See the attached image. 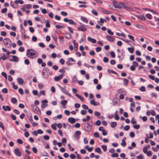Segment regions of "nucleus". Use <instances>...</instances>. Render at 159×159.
Segmentation results:
<instances>
[{
	"label": "nucleus",
	"mask_w": 159,
	"mask_h": 159,
	"mask_svg": "<svg viewBox=\"0 0 159 159\" xmlns=\"http://www.w3.org/2000/svg\"><path fill=\"white\" fill-rule=\"evenodd\" d=\"M36 52L33 49H28L27 50V55L28 57L33 59L36 57Z\"/></svg>",
	"instance_id": "f257e3e1"
},
{
	"label": "nucleus",
	"mask_w": 159,
	"mask_h": 159,
	"mask_svg": "<svg viewBox=\"0 0 159 159\" xmlns=\"http://www.w3.org/2000/svg\"><path fill=\"white\" fill-rule=\"evenodd\" d=\"M42 75L44 76V78H48L49 75V70L47 67L43 68L42 72Z\"/></svg>",
	"instance_id": "f03ea898"
},
{
	"label": "nucleus",
	"mask_w": 159,
	"mask_h": 159,
	"mask_svg": "<svg viewBox=\"0 0 159 159\" xmlns=\"http://www.w3.org/2000/svg\"><path fill=\"white\" fill-rule=\"evenodd\" d=\"M58 87L60 88L61 91L64 93L65 94L67 95L69 97H71L72 96L71 94L69 93L66 90V89L65 88H63L60 85L58 84L57 85Z\"/></svg>",
	"instance_id": "7ed1b4c3"
},
{
	"label": "nucleus",
	"mask_w": 159,
	"mask_h": 159,
	"mask_svg": "<svg viewBox=\"0 0 159 159\" xmlns=\"http://www.w3.org/2000/svg\"><path fill=\"white\" fill-rule=\"evenodd\" d=\"M3 43L4 45L7 46L8 48L11 47V41L10 39L8 38L5 39L3 40Z\"/></svg>",
	"instance_id": "20e7f679"
},
{
	"label": "nucleus",
	"mask_w": 159,
	"mask_h": 159,
	"mask_svg": "<svg viewBox=\"0 0 159 159\" xmlns=\"http://www.w3.org/2000/svg\"><path fill=\"white\" fill-rule=\"evenodd\" d=\"M31 107L33 111L36 114L40 112V111L37 106H34L33 104L31 105Z\"/></svg>",
	"instance_id": "39448f33"
},
{
	"label": "nucleus",
	"mask_w": 159,
	"mask_h": 159,
	"mask_svg": "<svg viewBox=\"0 0 159 159\" xmlns=\"http://www.w3.org/2000/svg\"><path fill=\"white\" fill-rule=\"evenodd\" d=\"M80 26L77 28L78 30L83 32L87 31L86 25L81 23H80Z\"/></svg>",
	"instance_id": "423d86ee"
},
{
	"label": "nucleus",
	"mask_w": 159,
	"mask_h": 159,
	"mask_svg": "<svg viewBox=\"0 0 159 159\" xmlns=\"http://www.w3.org/2000/svg\"><path fill=\"white\" fill-rule=\"evenodd\" d=\"M125 52L124 49H122L121 52L118 54V57L120 60H122L125 56Z\"/></svg>",
	"instance_id": "0eeeda50"
},
{
	"label": "nucleus",
	"mask_w": 159,
	"mask_h": 159,
	"mask_svg": "<svg viewBox=\"0 0 159 159\" xmlns=\"http://www.w3.org/2000/svg\"><path fill=\"white\" fill-rule=\"evenodd\" d=\"M81 134V132L80 130L76 131L74 135V137L75 139L76 140H78L80 137V135Z\"/></svg>",
	"instance_id": "6e6552de"
},
{
	"label": "nucleus",
	"mask_w": 159,
	"mask_h": 159,
	"mask_svg": "<svg viewBox=\"0 0 159 159\" xmlns=\"http://www.w3.org/2000/svg\"><path fill=\"white\" fill-rule=\"evenodd\" d=\"M113 3L115 7L116 8H121L123 7L124 3L121 2L117 3V2L115 1L113 2Z\"/></svg>",
	"instance_id": "1a4fd4ad"
},
{
	"label": "nucleus",
	"mask_w": 159,
	"mask_h": 159,
	"mask_svg": "<svg viewBox=\"0 0 159 159\" xmlns=\"http://www.w3.org/2000/svg\"><path fill=\"white\" fill-rule=\"evenodd\" d=\"M12 58H10L9 59V61H10L12 62H17L19 60V58L16 56L12 55L11 56Z\"/></svg>",
	"instance_id": "9d476101"
},
{
	"label": "nucleus",
	"mask_w": 159,
	"mask_h": 159,
	"mask_svg": "<svg viewBox=\"0 0 159 159\" xmlns=\"http://www.w3.org/2000/svg\"><path fill=\"white\" fill-rule=\"evenodd\" d=\"M48 102V101L47 100H43L42 101V104L41 107L42 108H44L46 107H48V104L47 103Z\"/></svg>",
	"instance_id": "9b49d317"
},
{
	"label": "nucleus",
	"mask_w": 159,
	"mask_h": 159,
	"mask_svg": "<svg viewBox=\"0 0 159 159\" xmlns=\"http://www.w3.org/2000/svg\"><path fill=\"white\" fill-rule=\"evenodd\" d=\"M64 75V74H63L59 75L58 76H55L54 78V80L56 81H58L61 79Z\"/></svg>",
	"instance_id": "f8f14e48"
},
{
	"label": "nucleus",
	"mask_w": 159,
	"mask_h": 159,
	"mask_svg": "<svg viewBox=\"0 0 159 159\" xmlns=\"http://www.w3.org/2000/svg\"><path fill=\"white\" fill-rule=\"evenodd\" d=\"M84 128L85 131L87 132L90 131L92 129L91 126H90L89 123H87V125L84 126Z\"/></svg>",
	"instance_id": "ddd939ff"
},
{
	"label": "nucleus",
	"mask_w": 159,
	"mask_h": 159,
	"mask_svg": "<svg viewBox=\"0 0 159 159\" xmlns=\"http://www.w3.org/2000/svg\"><path fill=\"white\" fill-rule=\"evenodd\" d=\"M14 153L15 154L18 156H20L21 155V152L20 149L16 148L15 149Z\"/></svg>",
	"instance_id": "4468645a"
},
{
	"label": "nucleus",
	"mask_w": 159,
	"mask_h": 159,
	"mask_svg": "<svg viewBox=\"0 0 159 159\" xmlns=\"http://www.w3.org/2000/svg\"><path fill=\"white\" fill-rule=\"evenodd\" d=\"M106 38L110 42H113L115 40V38L114 37L112 36L107 35L106 36Z\"/></svg>",
	"instance_id": "2eb2a0df"
},
{
	"label": "nucleus",
	"mask_w": 159,
	"mask_h": 159,
	"mask_svg": "<svg viewBox=\"0 0 159 159\" xmlns=\"http://www.w3.org/2000/svg\"><path fill=\"white\" fill-rule=\"evenodd\" d=\"M144 10L148 11H149L152 12L153 13L157 15L158 13L156 11L153 10L148 8H145L143 9Z\"/></svg>",
	"instance_id": "dca6fc26"
},
{
	"label": "nucleus",
	"mask_w": 159,
	"mask_h": 159,
	"mask_svg": "<svg viewBox=\"0 0 159 159\" xmlns=\"http://www.w3.org/2000/svg\"><path fill=\"white\" fill-rule=\"evenodd\" d=\"M3 109L5 111H10L11 110L10 107L8 106H3L2 107Z\"/></svg>",
	"instance_id": "f3484780"
},
{
	"label": "nucleus",
	"mask_w": 159,
	"mask_h": 159,
	"mask_svg": "<svg viewBox=\"0 0 159 159\" xmlns=\"http://www.w3.org/2000/svg\"><path fill=\"white\" fill-rule=\"evenodd\" d=\"M68 121L71 124H72L75 122V120L74 118L70 117L68 119Z\"/></svg>",
	"instance_id": "a211bd4d"
},
{
	"label": "nucleus",
	"mask_w": 159,
	"mask_h": 159,
	"mask_svg": "<svg viewBox=\"0 0 159 159\" xmlns=\"http://www.w3.org/2000/svg\"><path fill=\"white\" fill-rule=\"evenodd\" d=\"M17 81L18 83V84L20 85H22L24 83V81L22 80V79L21 78H18L17 79Z\"/></svg>",
	"instance_id": "6ab92c4d"
},
{
	"label": "nucleus",
	"mask_w": 159,
	"mask_h": 159,
	"mask_svg": "<svg viewBox=\"0 0 159 159\" xmlns=\"http://www.w3.org/2000/svg\"><path fill=\"white\" fill-rule=\"evenodd\" d=\"M87 40L88 41H91L93 43H95L96 42V40L94 39L91 38L90 37L87 38Z\"/></svg>",
	"instance_id": "aec40b11"
},
{
	"label": "nucleus",
	"mask_w": 159,
	"mask_h": 159,
	"mask_svg": "<svg viewBox=\"0 0 159 159\" xmlns=\"http://www.w3.org/2000/svg\"><path fill=\"white\" fill-rule=\"evenodd\" d=\"M80 19L82 21L85 23H88V19L84 17L81 16Z\"/></svg>",
	"instance_id": "412c9836"
},
{
	"label": "nucleus",
	"mask_w": 159,
	"mask_h": 159,
	"mask_svg": "<svg viewBox=\"0 0 159 159\" xmlns=\"http://www.w3.org/2000/svg\"><path fill=\"white\" fill-rule=\"evenodd\" d=\"M123 7L126 10H127L128 11H131L133 10V9L132 8L129 7H128L126 6L125 5V4L124 3V5H123Z\"/></svg>",
	"instance_id": "4be33fe9"
},
{
	"label": "nucleus",
	"mask_w": 159,
	"mask_h": 159,
	"mask_svg": "<svg viewBox=\"0 0 159 159\" xmlns=\"http://www.w3.org/2000/svg\"><path fill=\"white\" fill-rule=\"evenodd\" d=\"M137 18L139 20L144 21L146 19L145 17L143 15H140L137 16Z\"/></svg>",
	"instance_id": "5701e85b"
},
{
	"label": "nucleus",
	"mask_w": 159,
	"mask_h": 159,
	"mask_svg": "<svg viewBox=\"0 0 159 159\" xmlns=\"http://www.w3.org/2000/svg\"><path fill=\"white\" fill-rule=\"evenodd\" d=\"M15 2L12 1H11L10 2V5L13 8H16L17 7L18 5L16 4H14Z\"/></svg>",
	"instance_id": "b1692460"
},
{
	"label": "nucleus",
	"mask_w": 159,
	"mask_h": 159,
	"mask_svg": "<svg viewBox=\"0 0 159 159\" xmlns=\"http://www.w3.org/2000/svg\"><path fill=\"white\" fill-rule=\"evenodd\" d=\"M65 37L67 39H70L71 38V35L68 33H66L65 34Z\"/></svg>",
	"instance_id": "393cba45"
},
{
	"label": "nucleus",
	"mask_w": 159,
	"mask_h": 159,
	"mask_svg": "<svg viewBox=\"0 0 159 159\" xmlns=\"http://www.w3.org/2000/svg\"><path fill=\"white\" fill-rule=\"evenodd\" d=\"M102 11L104 13L107 14H110L111 13L110 11L105 10L104 9L101 8Z\"/></svg>",
	"instance_id": "a878e982"
},
{
	"label": "nucleus",
	"mask_w": 159,
	"mask_h": 159,
	"mask_svg": "<svg viewBox=\"0 0 159 159\" xmlns=\"http://www.w3.org/2000/svg\"><path fill=\"white\" fill-rule=\"evenodd\" d=\"M23 3L24 2L22 0H15V3L17 4V5L18 3L22 4H23Z\"/></svg>",
	"instance_id": "bb28decb"
},
{
	"label": "nucleus",
	"mask_w": 159,
	"mask_h": 159,
	"mask_svg": "<svg viewBox=\"0 0 159 159\" xmlns=\"http://www.w3.org/2000/svg\"><path fill=\"white\" fill-rule=\"evenodd\" d=\"M111 127L114 128L116 127L117 125V123L116 122H112L110 123Z\"/></svg>",
	"instance_id": "cd10ccee"
},
{
	"label": "nucleus",
	"mask_w": 159,
	"mask_h": 159,
	"mask_svg": "<svg viewBox=\"0 0 159 159\" xmlns=\"http://www.w3.org/2000/svg\"><path fill=\"white\" fill-rule=\"evenodd\" d=\"M75 96L79 98L81 101H84V99L83 97L81 95H79L78 94H76Z\"/></svg>",
	"instance_id": "c85d7f7f"
},
{
	"label": "nucleus",
	"mask_w": 159,
	"mask_h": 159,
	"mask_svg": "<svg viewBox=\"0 0 159 159\" xmlns=\"http://www.w3.org/2000/svg\"><path fill=\"white\" fill-rule=\"evenodd\" d=\"M95 151L96 152H98L99 154H101L102 152L101 151L100 148L98 147L95 149Z\"/></svg>",
	"instance_id": "c756f323"
},
{
	"label": "nucleus",
	"mask_w": 159,
	"mask_h": 159,
	"mask_svg": "<svg viewBox=\"0 0 159 159\" xmlns=\"http://www.w3.org/2000/svg\"><path fill=\"white\" fill-rule=\"evenodd\" d=\"M67 103V101L66 100H64L61 102V104L63 106H65Z\"/></svg>",
	"instance_id": "7c9ffc66"
},
{
	"label": "nucleus",
	"mask_w": 159,
	"mask_h": 159,
	"mask_svg": "<svg viewBox=\"0 0 159 159\" xmlns=\"http://www.w3.org/2000/svg\"><path fill=\"white\" fill-rule=\"evenodd\" d=\"M57 125V123H54V124H52L51 125V127L53 130H56L57 129V128L56 125Z\"/></svg>",
	"instance_id": "2f4dec72"
},
{
	"label": "nucleus",
	"mask_w": 159,
	"mask_h": 159,
	"mask_svg": "<svg viewBox=\"0 0 159 159\" xmlns=\"http://www.w3.org/2000/svg\"><path fill=\"white\" fill-rule=\"evenodd\" d=\"M44 86V85L43 83H40L38 84V87L39 89H42Z\"/></svg>",
	"instance_id": "473e14b6"
},
{
	"label": "nucleus",
	"mask_w": 159,
	"mask_h": 159,
	"mask_svg": "<svg viewBox=\"0 0 159 159\" xmlns=\"http://www.w3.org/2000/svg\"><path fill=\"white\" fill-rule=\"evenodd\" d=\"M107 71L109 73H112L116 75L117 74V73L116 72L112 70L108 69L107 70Z\"/></svg>",
	"instance_id": "72a5a7b5"
},
{
	"label": "nucleus",
	"mask_w": 159,
	"mask_h": 159,
	"mask_svg": "<svg viewBox=\"0 0 159 159\" xmlns=\"http://www.w3.org/2000/svg\"><path fill=\"white\" fill-rule=\"evenodd\" d=\"M11 101L12 103L15 104L17 102V100L16 98H12L11 99Z\"/></svg>",
	"instance_id": "f704fd0d"
},
{
	"label": "nucleus",
	"mask_w": 159,
	"mask_h": 159,
	"mask_svg": "<svg viewBox=\"0 0 159 159\" xmlns=\"http://www.w3.org/2000/svg\"><path fill=\"white\" fill-rule=\"evenodd\" d=\"M0 127L2 128L3 131H4L5 127L2 122L0 121Z\"/></svg>",
	"instance_id": "c9c22d12"
},
{
	"label": "nucleus",
	"mask_w": 159,
	"mask_h": 159,
	"mask_svg": "<svg viewBox=\"0 0 159 159\" xmlns=\"http://www.w3.org/2000/svg\"><path fill=\"white\" fill-rule=\"evenodd\" d=\"M7 57L4 53H3L1 56V59L3 61L7 59Z\"/></svg>",
	"instance_id": "e433bc0d"
},
{
	"label": "nucleus",
	"mask_w": 159,
	"mask_h": 159,
	"mask_svg": "<svg viewBox=\"0 0 159 159\" xmlns=\"http://www.w3.org/2000/svg\"><path fill=\"white\" fill-rule=\"evenodd\" d=\"M11 84L13 86V88L15 90H16L18 89V87L15 85V83L14 82H12Z\"/></svg>",
	"instance_id": "4c0bfd02"
},
{
	"label": "nucleus",
	"mask_w": 159,
	"mask_h": 159,
	"mask_svg": "<svg viewBox=\"0 0 159 159\" xmlns=\"http://www.w3.org/2000/svg\"><path fill=\"white\" fill-rule=\"evenodd\" d=\"M128 50L130 53H133L134 52V47L128 48Z\"/></svg>",
	"instance_id": "58836bf2"
},
{
	"label": "nucleus",
	"mask_w": 159,
	"mask_h": 159,
	"mask_svg": "<svg viewBox=\"0 0 159 159\" xmlns=\"http://www.w3.org/2000/svg\"><path fill=\"white\" fill-rule=\"evenodd\" d=\"M129 81L126 79H125L123 80V84L125 86H127Z\"/></svg>",
	"instance_id": "ea45409f"
},
{
	"label": "nucleus",
	"mask_w": 159,
	"mask_h": 159,
	"mask_svg": "<svg viewBox=\"0 0 159 159\" xmlns=\"http://www.w3.org/2000/svg\"><path fill=\"white\" fill-rule=\"evenodd\" d=\"M68 23L70 24H72L74 25H76V23L74 22L73 20L72 19H69Z\"/></svg>",
	"instance_id": "a19ab883"
},
{
	"label": "nucleus",
	"mask_w": 159,
	"mask_h": 159,
	"mask_svg": "<svg viewBox=\"0 0 159 159\" xmlns=\"http://www.w3.org/2000/svg\"><path fill=\"white\" fill-rule=\"evenodd\" d=\"M92 13L94 15L97 16L98 15V13L97 11L94 10H93L91 11Z\"/></svg>",
	"instance_id": "79ce46f5"
},
{
	"label": "nucleus",
	"mask_w": 159,
	"mask_h": 159,
	"mask_svg": "<svg viewBox=\"0 0 159 159\" xmlns=\"http://www.w3.org/2000/svg\"><path fill=\"white\" fill-rule=\"evenodd\" d=\"M72 81L75 83L77 81V78L75 76H74L72 78Z\"/></svg>",
	"instance_id": "37998d69"
},
{
	"label": "nucleus",
	"mask_w": 159,
	"mask_h": 159,
	"mask_svg": "<svg viewBox=\"0 0 159 159\" xmlns=\"http://www.w3.org/2000/svg\"><path fill=\"white\" fill-rule=\"evenodd\" d=\"M133 127L136 129H139L140 127V126L139 125H134L133 126Z\"/></svg>",
	"instance_id": "c03bdc74"
},
{
	"label": "nucleus",
	"mask_w": 159,
	"mask_h": 159,
	"mask_svg": "<svg viewBox=\"0 0 159 159\" xmlns=\"http://www.w3.org/2000/svg\"><path fill=\"white\" fill-rule=\"evenodd\" d=\"M146 17L149 19H152L151 15L149 13L146 14Z\"/></svg>",
	"instance_id": "a18cd8bd"
},
{
	"label": "nucleus",
	"mask_w": 159,
	"mask_h": 159,
	"mask_svg": "<svg viewBox=\"0 0 159 159\" xmlns=\"http://www.w3.org/2000/svg\"><path fill=\"white\" fill-rule=\"evenodd\" d=\"M136 158L137 159H143V155L142 154H140L139 156H137Z\"/></svg>",
	"instance_id": "49530a36"
},
{
	"label": "nucleus",
	"mask_w": 159,
	"mask_h": 159,
	"mask_svg": "<svg viewBox=\"0 0 159 159\" xmlns=\"http://www.w3.org/2000/svg\"><path fill=\"white\" fill-rule=\"evenodd\" d=\"M100 21H98V23L99 24V23L100 22H101L102 23H104V22H106V21L104 19H103L102 18H100Z\"/></svg>",
	"instance_id": "de8ad7c7"
},
{
	"label": "nucleus",
	"mask_w": 159,
	"mask_h": 159,
	"mask_svg": "<svg viewBox=\"0 0 159 159\" xmlns=\"http://www.w3.org/2000/svg\"><path fill=\"white\" fill-rule=\"evenodd\" d=\"M67 142V140L66 138H62L61 139V143L66 144Z\"/></svg>",
	"instance_id": "09e8293b"
},
{
	"label": "nucleus",
	"mask_w": 159,
	"mask_h": 159,
	"mask_svg": "<svg viewBox=\"0 0 159 159\" xmlns=\"http://www.w3.org/2000/svg\"><path fill=\"white\" fill-rule=\"evenodd\" d=\"M1 75L3 76L6 79H7V76L6 73L4 72H2Z\"/></svg>",
	"instance_id": "8fccbe9b"
},
{
	"label": "nucleus",
	"mask_w": 159,
	"mask_h": 159,
	"mask_svg": "<svg viewBox=\"0 0 159 159\" xmlns=\"http://www.w3.org/2000/svg\"><path fill=\"white\" fill-rule=\"evenodd\" d=\"M67 146L69 148V149L71 151H73L74 150V148H71L70 144V143H68L67 145Z\"/></svg>",
	"instance_id": "3c124183"
},
{
	"label": "nucleus",
	"mask_w": 159,
	"mask_h": 159,
	"mask_svg": "<svg viewBox=\"0 0 159 159\" xmlns=\"http://www.w3.org/2000/svg\"><path fill=\"white\" fill-rule=\"evenodd\" d=\"M140 91H141L142 92H144L145 91V88L144 86H142L140 87L139 89Z\"/></svg>",
	"instance_id": "603ef678"
},
{
	"label": "nucleus",
	"mask_w": 159,
	"mask_h": 159,
	"mask_svg": "<svg viewBox=\"0 0 159 159\" xmlns=\"http://www.w3.org/2000/svg\"><path fill=\"white\" fill-rule=\"evenodd\" d=\"M40 9L42 11V13L43 14H45L47 13V11L45 9H43L42 8H40Z\"/></svg>",
	"instance_id": "864d4df0"
},
{
	"label": "nucleus",
	"mask_w": 159,
	"mask_h": 159,
	"mask_svg": "<svg viewBox=\"0 0 159 159\" xmlns=\"http://www.w3.org/2000/svg\"><path fill=\"white\" fill-rule=\"evenodd\" d=\"M128 37L132 41L134 42L135 40L134 38V37L132 35H128Z\"/></svg>",
	"instance_id": "5fc2aeb1"
},
{
	"label": "nucleus",
	"mask_w": 159,
	"mask_h": 159,
	"mask_svg": "<svg viewBox=\"0 0 159 159\" xmlns=\"http://www.w3.org/2000/svg\"><path fill=\"white\" fill-rule=\"evenodd\" d=\"M101 147L104 152H105L107 150V147L106 145H102Z\"/></svg>",
	"instance_id": "6e6d98bb"
},
{
	"label": "nucleus",
	"mask_w": 159,
	"mask_h": 159,
	"mask_svg": "<svg viewBox=\"0 0 159 159\" xmlns=\"http://www.w3.org/2000/svg\"><path fill=\"white\" fill-rule=\"evenodd\" d=\"M18 50L20 52H23L25 51V49L24 47H20L19 49Z\"/></svg>",
	"instance_id": "4d7b16f0"
},
{
	"label": "nucleus",
	"mask_w": 159,
	"mask_h": 159,
	"mask_svg": "<svg viewBox=\"0 0 159 159\" xmlns=\"http://www.w3.org/2000/svg\"><path fill=\"white\" fill-rule=\"evenodd\" d=\"M151 95L152 96V97H154V98H156L157 97V94L155 93H152L151 94Z\"/></svg>",
	"instance_id": "13d9d810"
},
{
	"label": "nucleus",
	"mask_w": 159,
	"mask_h": 159,
	"mask_svg": "<svg viewBox=\"0 0 159 159\" xmlns=\"http://www.w3.org/2000/svg\"><path fill=\"white\" fill-rule=\"evenodd\" d=\"M131 123L132 124H136L137 123L136 121L135 120L134 118V117H133L131 119Z\"/></svg>",
	"instance_id": "bf43d9fd"
},
{
	"label": "nucleus",
	"mask_w": 159,
	"mask_h": 159,
	"mask_svg": "<svg viewBox=\"0 0 159 159\" xmlns=\"http://www.w3.org/2000/svg\"><path fill=\"white\" fill-rule=\"evenodd\" d=\"M82 108L85 110L88 109H89L88 107L85 104H83L82 106Z\"/></svg>",
	"instance_id": "052dcab7"
},
{
	"label": "nucleus",
	"mask_w": 159,
	"mask_h": 159,
	"mask_svg": "<svg viewBox=\"0 0 159 159\" xmlns=\"http://www.w3.org/2000/svg\"><path fill=\"white\" fill-rule=\"evenodd\" d=\"M133 66H134L135 67L138 66L139 65L138 63L135 61L133 62Z\"/></svg>",
	"instance_id": "680f3d73"
},
{
	"label": "nucleus",
	"mask_w": 159,
	"mask_h": 159,
	"mask_svg": "<svg viewBox=\"0 0 159 159\" xmlns=\"http://www.w3.org/2000/svg\"><path fill=\"white\" fill-rule=\"evenodd\" d=\"M97 52H98L101 51L102 48L100 47H97L95 48Z\"/></svg>",
	"instance_id": "e2e57ef3"
},
{
	"label": "nucleus",
	"mask_w": 159,
	"mask_h": 159,
	"mask_svg": "<svg viewBox=\"0 0 159 159\" xmlns=\"http://www.w3.org/2000/svg\"><path fill=\"white\" fill-rule=\"evenodd\" d=\"M107 33L109 34H110L111 35H113V34H114L113 33V32H111L110 29H107Z\"/></svg>",
	"instance_id": "0e129e2a"
},
{
	"label": "nucleus",
	"mask_w": 159,
	"mask_h": 159,
	"mask_svg": "<svg viewBox=\"0 0 159 159\" xmlns=\"http://www.w3.org/2000/svg\"><path fill=\"white\" fill-rule=\"evenodd\" d=\"M70 157L71 159H75L76 158V156L74 154H71L70 155Z\"/></svg>",
	"instance_id": "69168bd1"
},
{
	"label": "nucleus",
	"mask_w": 159,
	"mask_h": 159,
	"mask_svg": "<svg viewBox=\"0 0 159 159\" xmlns=\"http://www.w3.org/2000/svg\"><path fill=\"white\" fill-rule=\"evenodd\" d=\"M129 135L131 137L133 138L135 136L134 133L133 132H131L130 133Z\"/></svg>",
	"instance_id": "338daca9"
},
{
	"label": "nucleus",
	"mask_w": 159,
	"mask_h": 159,
	"mask_svg": "<svg viewBox=\"0 0 159 159\" xmlns=\"http://www.w3.org/2000/svg\"><path fill=\"white\" fill-rule=\"evenodd\" d=\"M59 62L62 65H63L65 63V61L63 59L61 58Z\"/></svg>",
	"instance_id": "774afa93"
}]
</instances>
